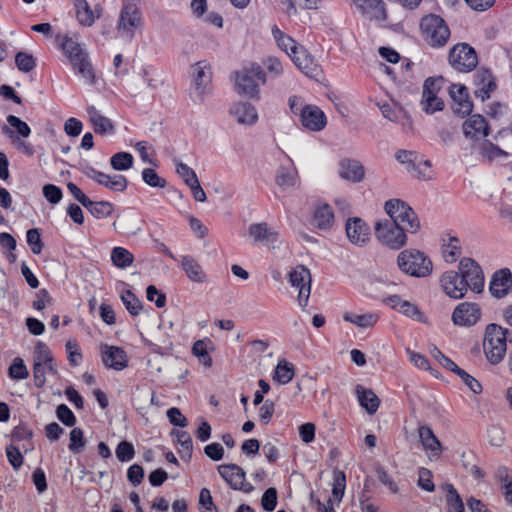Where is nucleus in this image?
Listing matches in <instances>:
<instances>
[{
  "instance_id": "f257e3e1",
  "label": "nucleus",
  "mask_w": 512,
  "mask_h": 512,
  "mask_svg": "<svg viewBox=\"0 0 512 512\" xmlns=\"http://www.w3.org/2000/svg\"><path fill=\"white\" fill-rule=\"evenodd\" d=\"M56 44L66 58L64 63L70 65L75 75L83 79L85 84L94 85L95 71L85 46L69 34L56 36Z\"/></svg>"
},
{
  "instance_id": "f03ea898",
  "label": "nucleus",
  "mask_w": 512,
  "mask_h": 512,
  "mask_svg": "<svg viewBox=\"0 0 512 512\" xmlns=\"http://www.w3.org/2000/svg\"><path fill=\"white\" fill-rule=\"evenodd\" d=\"M291 112L299 116V121L304 129L319 132L327 125L325 113L316 105L305 104L299 96H291L288 100Z\"/></svg>"
},
{
  "instance_id": "7ed1b4c3",
  "label": "nucleus",
  "mask_w": 512,
  "mask_h": 512,
  "mask_svg": "<svg viewBox=\"0 0 512 512\" xmlns=\"http://www.w3.org/2000/svg\"><path fill=\"white\" fill-rule=\"evenodd\" d=\"M399 269L412 277H427L432 273L433 265L424 252L416 249H406L397 257Z\"/></svg>"
},
{
  "instance_id": "20e7f679",
  "label": "nucleus",
  "mask_w": 512,
  "mask_h": 512,
  "mask_svg": "<svg viewBox=\"0 0 512 512\" xmlns=\"http://www.w3.org/2000/svg\"><path fill=\"white\" fill-rule=\"evenodd\" d=\"M212 91L211 65L202 60L191 67L190 97L196 104H202Z\"/></svg>"
},
{
  "instance_id": "39448f33",
  "label": "nucleus",
  "mask_w": 512,
  "mask_h": 512,
  "mask_svg": "<svg viewBox=\"0 0 512 512\" xmlns=\"http://www.w3.org/2000/svg\"><path fill=\"white\" fill-rule=\"evenodd\" d=\"M385 212L394 222L406 229L407 232L416 233L420 228V222L413 209L400 199H390L384 205Z\"/></svg>"
},
{
  "instance_id": "423d86ee",
  "label": "nucleus",
  "mask_w": 512,
  "mask_h": 512,
  "mask_svg": "<svg viewBox=\"0 0 512 512\" xmlns=\"http://www.w3.org/2000/svg\"><path fill=\"white\" fill-rule=\"evenodd\" d=\"M420 28L425 41L432 47L444 46L450 37L448 26L438 15L430 14L423 17Z\"/></svg>"
},
{
  "instance_id": "0eeeda50",
  "label": "nucleus",
  "mask_w": 512,
  "mask_h": 512,
  "mask_svg": "<svg viewBox=\"0 0 512 512\" xmlns=\"http://www.w3.org/2000/svg\"><path fill=\"white\" fill-rule=\"evenodd\" d=\"M265 82L266 73L264 69L260 65L253 64L236 75L235 85L239 93L249 98H257L259 84Z\"/></svg>"
},
{
  "instance_id": "6e6552de",
  "label": "nucleus",
  "mask_w": 512,
  "mask_h": 512,
  "mask_svg": "<svg viewBox=\"0 0 512 512\" xmlns=\"http://www.w3.org/2000/svg\"><path fill=\"white\" fill-rule=\"evenodd\" d=\"M406 232L404 227L387 219L375 224V236L378 241L392 249H400L406 244Z\"/></svg>"
},
{
  "instance_id": "1a4fd4ad",
  "label": "nucleus",
  "mask_w": 512,
  "mask_h": 512,
  "mask_svg": "<svg viewBox=\"0 0 512 512\" xmlns=\"http://www.w3.org/2000/svg\"><path fill=\"white\" fill-rule=\"evenodd\" d=\"M459 272L466 286L474 293H481L484 289L485 280L482 268L472 258H463L459 263Z\"/></svg>"
},
{
  "instance_id": "9d476101",
  "label": "nucleus",
  "mask_w": 512,
  "mask_h": 512,
  "mask_svg": "<svg viewBox=\"0 0 512 512\" xmlns=\"http://www.w3.org/2000/svg\"><path fill=\"white\" fill-rule=\"evenodd\" d=\"M288 281L298 291L297 302L299 306L305 308L311 294L312 278L310 270L303 265H298L289 273Z\"/></svg>"
},
{
  "instance_id": "9b49d317",
  "label": "nucleus",
  "mask_w": 512,
  "mask_h": 512,
  "mask_svg": "<svg viewBox=\"0 0 512 512\" xmlns=\"http://www.w3.org/2000/svg\"><path fill=\"white\" fill-rule=\"evenodd\" d=\"M449 64L458 72H470L478 64L477 54L468 44L459 43L450 50Z\"/></svg>"
},
{
  "instance_id": "f8f14e48",
  "label": "nucleus",
  "mask_w": 512,
  "mask_h": 512,
  "mask_svg": "<svg viewBox=\"0 0 512 512\" xmlns=\"http://www.w3.org/2000/svg\"><path fill=\"white\" fill-rule=\"evenodd\" d=\"M217 473L231 490L241 491L245 494L253 491V485L245 479V472L239 465L220 464L217 466Z\"/></svg>"
},
{
  "instance_id": "ddd939ff",
  "label": "nucleus",
  "mask_w": 512,
  "mask_h": 512,
  "mask_svg": "<svg viewBox=\"0 0 512 512\" xmlns=\"http://www.w3.org/2000/svg\"><path fill=\"white\" fill-rule=\"evenodd\" d=\"M142 24L141 13L135 3H127L123 6L119 20L117 23V30L121 37L131 40L134 37L135 31Z\"/></svg>"
},
{
  "instance_id": "4468645a",
  "label": "nucleus",
  "mask_w": 512,
  "mask_h": 512,
  "mask_svg": "<svg viewBox=\"0 0 512 512\" xmlns=\"http://www.w3.org/2000/svg\"><path fill=\"white\" fill-rule=\"evenodd\" d=\"M440 79L427 78L423 84L422 98L420 105L427 114H434L444 108L443 100L438 96L440 91Z\"/></svg>"
},
{
  "instance_id": "2eb2a0df",
  "label": "nucleus",
  "mask_w": 512,
  "mask_h": 512,
  "mask_svg": "<svg viewBox=\"0 0 512 512\" xmlns=\"http://www.w3.org/2000/svg\"><path fill=\"white\" fill-rule=\"evenodd\" d=\"M83 173L87 178L114 192H123L128 186L127 178L120 174H106L91 166L85 167Z\"/></svg>"
},
{
  "instance_id": "dca6fc26",
  "label": "nucleus",
  "mask_w": 512,
  "mask_h": 512,
  "mask_svg": "<svg viewBox=\"0 0 512 512\" xmlns=\"http://www.w3.org/2000/svg\"><path fill=\"white\" fill-rule=\"evenodd\" d=\"M508 329L491 323L485 328L483 346L485 352H506Z\"/></svg>"
},
{
  "instance_id": "f3484780",
  "label": "nucleus",
  "mask_w": 512,
  "mask_h": 512,
  "mask_svg": "<svg viewBox=\"0 0 512 512\" xmlns=\"http://www.w3.org/2000/svg\"><path fill=\"white\" fill-rule=\"evenodd\" d=\"M248 234L255 244H262L269 249H274L279 243L278 231L266 222L251 224Z\"/></svg>"
},
{
  "instance_id": "a211bd4d",
  "label": "nucleus",
  "mask_w": 512,
  "mask_h": 512,
  "mask_svg": "<svg viewBox=\"0 0 512 512\" xmlns=\"http://www.w3.org/2000/svg\"><path fill=\"white\" fill-rule=\"evenodd\" d=\"M442 291L451 299H462L467 293L460 272L453 270L444 272L439 279Z\"/></svg>"
},
{
  "instance_id": "6ab92c4d",
  "label": "nucleus",
  "mask_w": 512,
  "mask_h": 512,
  "mask_svg": "<svg viewBox=\"0 0 512 512\" xmlns=\"http://www.w3.org/2000/svg\"><path fill=\"white\" fill-rule=\"evenodd\" d=\"M481 317V309L476 303L462 302L452 313V321L458 326H472Z\"/></svg>"
},
{
  "instance_id": "aec40b11",
  "label": "nucleus",
  "mask_w": 512,
  "mask_h": 512,
  "mask_svg": "<svg viewBox=\"0 0 512 512\" xmlns=\"http://www.w3.org/2000/svg\"><path fill=\"white\" fill-rule=\"evenodd\" d=\"M474 95L482 102L489 99L496 90L497 84L494 76L489 70L481 69L474 74Z\"/></svg>"
},
{
  "instance_id": "412c9836",
  "label": "nucleus",
  "mask_w": 512,
  "mask_h": 512,
  "mask_svg": "<svg viewBox=\"0 0 512 512\" xmlns=\"http://www.w3.org/2000/svg\"><path fill=\"white\" fill-rule=\"evenodd\" d=\"M383 302L392 309L415 321H426L424 314L420 311L416 304L407 300H403L398 295L388 296L383 300Z\"/></svg>"
},
{
  "instance_id": "4be33fe9",
  "label": "nucleus",
  "mask_w": 512,
  "mask_h": 512,
  "mask_svg": "<svg viewBox=\"0 0 512 512\" xmlns=\"http://www.w3.org/2000/svg\"><path fill=\"white\" fill-rule=\"evenodd\" d=\"M419 439L422 443L423 450H425L426 456L431 461H436L440 458L443 448L441 447L440 441L435 436L431 427L428 425H420L419 427Z\"/></svg>"
},
{
  "instance_id": "5701e85b",
  "label": "nucleus",
  "mask_w": 512,
  "mask_h": 512,
  "mask_svg": "<svg viewBox=\"0 0 512 512\" xmlns=\"http://www.w3.org/2000/svg\"><path fill=\"white\" fill-rule=\"evenodd\" d=\"M449 93L453 100L452 108L456 114L465 116L472 112L473 104L469 100L468 90L464 85L452 84Z\"/></svg>"
},
{
  "instance_id": "b1692460",
  "label": "nucleus",
  "mask_w": 512,
  "mask_h": 512,
  "mask_svg": "<svg viewBox=\"0 0 512 512\" xmlns=\"http://www.w3.org/2000/svg\"><path fill=\"white\" fill-rule=\"evenodd\" d=\"M230 115L240 125L251 126L258 121V111L251 103L237 102L234 103L230 110Z\"/></svg>"
},
{
  "instance_id": "393cba45",
  "label": "nucleus",
  "mask_w": 512,
  "mask_h": 512,
  "mask_svg": "<svg viewBox=\"0 0 512 512\" xmlns=\"http://www.w3.org/2000/svg\"><path fill=\"white\" fill-rule=\"evenodd\" d=\"M296 67L310 78H317L321 69L315 59L301 46L291 57Z\"/></svg>"
},
{
  "instance_id": "a878e982",
  "label": "nucleus",
  "mask_w": 512,
  "mask_h": 512,
  "mask_svg": "<svg viewBox=\"0 0 512 512\" xmlns=\"http://www.w3.org/2000/svg\"><path fill=\"white\" fill-rule=\"evenodd\" d=\"M489 130L486 119L479 114L472 115L463 123L464 135L472 140L479 141L485 138Z\"/></svg>"
},
{
  "instance_id": "bb28decb",
  "label": "nucleus",
  "mask_w": 512,
  "mask_h": 512,
  "mask_svg": "<svg viewBox=\"0 0 512 512\" xmlns=\"http://www.w3.org/2000/svg\"><path fill=\"white\" fill-rule=\"evenodd\" d=\"M512 288V274L504 268L496 271L490 281L489 290L496 298L504 297Z\"/></svg>"
},
{
  "instance_id": "cd10ccee",
  "label": "nucleus",
  "mask_w": 512,
  "mask_h": 512,
  "mask_svg": "<svg viewBox=\"0 0 512 512\" xmlns=\"http://www.w3.org/2000/svg\"><path fill=\"white\" fill-rule=\"evenodd\" d=\"M348 239L355 245L362 246L369 240V227L360 218H351L346 223Z\"/></svg>"
},
{
  "instance_id": "c85d7f7f",
  "label": "nucleus",
  "mask_w": 512,
  "mask_h": 512,
  "mask_svg": "<svg viewBox=\"0 0 512 512\" xmlns=\"http://www.w3.org/2000/svg\"><path fill=\"white\" fill-rule=\"evenodd\" d=\"M10 439V444L22 447L24 454H27L34 449L33 430H31L26 424L21 423L14 426L10 433Z\"/></svg>"
},
{
  "instance_id": "c756f323",
  "label": "nucleus",
  "mask_w": 512,
  "mask_h": 512,
  "mask_svg": "<svg viewBox=\"0 0 512 512\" xmlns=\"http://www.w3.org/2000/svg\"><path fill=\"white\" fill-rule=\"evenodd\" d=\"M355 396L359 407L366 410L369 415L375 414L377 409H379V405H381V400H379L373 390L360 384L355 386Z\"/></svg>"
},
{
  "instance_id": "7c9ffc66",
  "label": "nucleus",
  "mask_w": 512,
  "mask_h": 512,
  "mask_svg": "<svg viewBox=\"0 0 512 512\" xmlns=\"http://www.w3.org/2000/svg\"><path fill=\"white\" fill-rule=\"evenodd\" d=\"M338 174L342 179L353 183H358L363 180L365 170L359 161L343 159L339 163Z\"/></svg>"
},
{
  "instance_id": "2f4dec72",
  "label": "nucleus",
  "mask_w": 512,
  "mask_h": 512,
  "mask_svg": "<svg viewBox=\"0 0 512 512\" xmlns=\"http://www.w3.org/2000/svg\"><path fill=\"white\" fill-rule=\"evenodd\" d=\"M170 437H172L174 445L178 446L177 452L183 462L190 461V458H192L193 446L189 432L186 430L174 429L170 432Z\"/></svg>"
},
{
  "instance_id": "473e14b6",
  "label": "nucleus",
  "mask_w": 512,
  "mask_h": 512,
  "mask_svg": "<svg viewBox=\"0 0 512 512\" xmlns=\"http://www.w3.org/2000/svg\"><path fill=\"white\" fill-rule=\"evenodd\" d=\"M180 266L192 282L204 283L206 281V273L194 257L190 255L182 256Z\"/></svg>"
},
{
  "instance_id": "72a5a7b5",
  "label": "nucleus",
  "mask_w": 512,
  "mask_h": 512,
  "mask_svg": "<svg viewBox=\"0 0 512 512\" xmlns=\"http://www.w3.org/2000/svg\"><path fill=\"white\" fill-rule=\"evenodd\" d=\"M287 165L282 164L278 170L276 182L281 187H292L298 181V172L292 159L286 155Z\"/></svg>"
},
{
  "instance_id": "f704fd0d",
  "label": "nucleus",
  "mask_w": 512,
  "mask_h": 512,
  "mask_svg": "<svg viewBox=\"0 0 512 512\" xmlns=\"http://www.w3.org/2000/svg\"><path fill=\"white\" fill-rule=\"evenodd\" d=\"M314 225L322 230H327L334 223V213L330 205L326 203L318 204L313 213Z\"/></svg>"
},
{
  "instance_id": "c9c22d12",
  "label": "nucleus",
  "mask_w": 512,
  "mask_h": 512,
  "mask_svg": "<svg viewBox=\"0 0 512 512\" xmlns=\"http://www.w3.org/2000/svg\"><path fill=\"white\" fill-rule=\"evenodd\" d=\"M462 254L461 241L452 235H448L447 239H443L442 256L445 262L455 263Z\"/></svg>"
},
{
  "instance_id": "e433bc0d",
  "label": "nucleus",
  "mask_w": 512,
  "mask_h": 512,
  "mask_svg": "<svg viewBox=\"0 0 512 512\" xmlns=\"http://www.w3.org/2000/svg\"><path fill=\"white\" fill-rule=\"evenodd\" d=\"M89 119L93 124L94 131L99 134H112L114 132V126L111 120L103 116L99 110L94 106H90L87 109Z\"/></svg>"
},
{
  "instance_id": "4c0bfd02",
  "label": "nucleus",
  "mask_w": 512,
  "mask_h": 512,
  "mask_svg": "<svg viewBox=\"0 0 512 512\" xmlns=\"http://www.w3.org/2000/svg\"><path fill=\"white\" fill-rule=\"evenodd\" d=\"M7 123L9 126L4 125L2 127V133L10 138L14 137L15 132L24 138H27L31 134V129L28 124L22 121L20 118L14 115L7 116Z\"/></svg>"
},
{
  "instance_id": "58836bf2",
  "label": "nucleus",
  "mask_w": 512,
  "mask_h": 512,
  "mask_svg": "<svg viewBox=\"0 0 512 512\" xmlns=\"http://www.w3.org/2000/svg\"><path fill=\"white\" fill-rule=\"evenodd\" d=\"M47 369L53 370L51 368V358L48 357V354H38L35 364H33V382H35L36 387L41 388L44 386Z\"/></svg>"
},
{
  "instance_id": "ea45409f",
  "label": "nucleus",
  "mask_w": 512,
  "mask_h": 512,
  "mask_svg": "<svg viewBox=\"0 0 512 512\" xmlns=\"http://www.w3.org/2000/svg\"><path fill=\"white\" fill-rule=\"evenodd\" d=\"M271 32L278 47L289 57L295 54V52L301 47L293 38L282 32L277 25L272 26Z\"/></svg>"
},
{
  "instance_id": "a19ab883",
  "label": "nucleus",
  "mask_w": 512,
  "mask_h": 512,
  "mask_svg": "<svg viewBox=\"0 0 512 512\" xmlns=\"http://www.w3.org/2000/svg\"><path fill=\"white\" fill-rule=\"evenodd\" d=\"M343 319L356 325L357 327L366 329L373 327L377 323L379 316L376 313L359 314L348 312L344 314Z\"/></svg>"
},
{
  "instance_id": "79ce46f5",
  "label": "nucleus",
  "mask_w": 512,
  "mask_h": 512,
  "mask_svg": "<svg viewBox=\"0 0 512 512\" xmlns=\"http://www.w3.org/2000/svg\"><path fill=\"white\" fill-rule=\"evenodd\" d=\"M76 18L78 23L84 27H90L95 22L96 16L86 0H76Z\"/></svg>"
},
{
  "instance_id": "37998d69",
  "label": "nucleus",
  "mask_w": 512,
  "mask_h": 512,
  "mask_svg": "<svg viewBox=\"0 0 512 512\" xmlns=\"http://www.w3.org/2000/svg\"><path fill=\"white\" fill-rule=\"evenodd\" d=\"M295 376V367L285 359H280L275 367L274 381L280 385H286Z\"/></svg>"
},
{
  "instance_id": "c03bdc74",
  "label": "nucleus",
  "mask_w": 512,
  "mask_h": 512,
  "mask_svg": "<svg viewBox=\"0 0 512 512\" xmlns=\"http://www.w3.org/2000/svg\"><path fill=\"white\" fill-rule=\"evenodd\" d=\"M478 153L489 161L506 159L508 153L490 141H484L477 146Z\"/></svg>"
},
{
  "instance_id": "a18cd8bd",
  "label": "nucleus",
  "mask_w": 512,
  "mask_h": 512,
  "mask_svg": "<svg viewBox=\"0 0 512 512\" xmlns=\"http://www.w3.org/2000/svg\"><path fill=\"white\" fill-rule=\"evenodd\" d=\"M110 258L113 265L120 269L131 266L134 261L133 254L124 247H114Z\"/></svg>"
},
{
  "instance_id": "49530a36",
  "label": "nucleus",
  "mask_w": 512,
  "mask_h": 512,
  "mask_svg": "<svg viewBox=\"0 0 512 512\" xmlns=\"http://www.w3.org/2000/svg\"><path fill=\"white\" fill-rule=\"evenodd\" d=\"M134 157L131 153L121 151L110 157V165L116 171H127L132 168Z\"/></svg>"
},
{
  "instance_id": "de8ad7c7",
  "label": "nucleus",
  "mask_w": 512,
  "mask_h": 512,
  "mask_svg": "<svg viewBox=\"0 0 512 512\" xmlns=\"http://www.w3.org/2000/svg\"><path fill=\"white\" fill-rule=\"evenodd\" d=\"M102 364L107 369L121 371L128 367V357L126 354H102Z\"/></svg>"
},
{
  "instance_id": "09e8293b",
  "label": "nucleus",
  "mask_w": 512,
  "mask_h": 512,
  "mask_svg": "<svg viewBox=\"0 0 512 512\" xmlns=\"http://www.w3.org/2000/svg\"><path fill=\"white\" fill-rule=\"evenodd\" d=\"M121 300L125 306V308L128 310V312L133 315L137 316L142 311V302L140 299H138L129 289H124L121 291Z\"/></svg>"
},
{
  "instance_id": "8fccbe9b",
  "label": "nucleus",
  "mask_w": 512,
  "mask_h": 512,
  "mask_svg": "<svg viewBox=\"0 0 512 512\" xmlns=\"http://www.w3.org/2000/svg\"><path fill=\"white\" fill-rule=\"evenodd\" d=\"M85 208L98 219L106 218L113 212V205L108 201L94 202L89 200Z\"/></svg>"
},
{
  "instance_id": "3c124183",
  "label": "nucleus",
  "mask_w": 512,
  "mask_h": 512,
  "mask_svg": "<svg viewBox=\"0 0 512 512\" xmlns=\"http://www.w3.org/2000/svg\"><path fill=\"white\" fill-rule=\"evenodd\" d=\"M22 446L8 444L5 446V455H7L8 464L13 467L14 471H18L23 465Z\"/></svg>"
},
{
  "instance_id": "603ef678",
  "label": "nucleus",
  "mask_w": 512,
  "mask_h": 512,
  "mask_svg": "<svg viewBox=\"0 0 512 512\" xmlns=\"http://www.w3.org/2000/svg\"><path fill=\"white\" fill-rule=\"evenodd\" d=\"M84 446H86V440L84 439L83 430L74 427V429L69 432V451L73 454H78L83 450Z\"/></svg>"
},
{
  "instance_id": "864d4df0",
  "label": "nucleus",
  "mask_w": 512,
  "mask_h": 512,
  "mask_svg": "<svg viewBox=\"0 0 512 512\" xmlns=\"http://www.w3.org/2000/svg\"><path fill=\"white\" fill-rule=\"evenodd\" d=\"M141 176L143 182L153 188H164L167 184L166 180L152 168H144Z\"/></svg>"
},
{
  "instance_id": "5fc2aeb1",
  "label": "nucleus",
  "mask_w": 512,
  "mask_h": 512,
  "mask_svg": "<svg viewBox=\"0 0 512 512\" xmlns=\"http://www.w3.org/2000/svg\"><path fill=\"white\" fill-rule=\"evenodd\" d=\"M447 512H463L462 499L452 484H447Z\"/></svg>"
},
{
  "instance_id": "6e6d98bb",
  "label": "nucleus",
  "mask_w": 512,
  "mask_h": 512,
  "mask_svg": "<svg viewBox=\"0 0 512 512\" xmlns=\"http://www.w3.org/2000/svg\"><path fill=\"white\" fill-rule=\"evenodd\" d=\"M346 477L345 473L340 470L333 472V493L334 500L341 501L343 494H345Z\"/></svg>"
},
{
  "instance_id": "4d7b16f0",
  "label": "nucleus",
  "mask_w": 512,
  "mask_h": 512,
  "mask_svg": "<svg viewBox=\"0 0 512 512\" xmlns=\"http://www.w3.org/2000/svg\"><path fill=\"white\" fill-rule=\"evenodd\" d=\"M376 478H378V481H380L381 485L385 486L386 489L391 492V494L397 495L399 493L398 484L395 482L392 475L384 470V468H376Z\"/></svg>"
},
{
  "instance_id": "13d9d810",
  "label": "nucleus",
  "mask_w": 512,
  "mask_h": 512,
  "mask_svg": "<svg viewBox=\"0 0 512 512\" xmlns=\"http://www.w3.org/2000/svg\"><path fill=\"white\" fill-rule=\"evenodd\" d=\"M409 362L424 371H430V374L433 375L434 378L440 377V373L431 366V363H429V360L424 354H409Z\"/></svg>"
},
{
  "instance_id": "bf43d9fd",
  "label": "nucleus",
  "mask_w": 512,
  "mask_h": 512,
  "mask_svg": "<svg viewBox=\"0 0 512 512\" xmlns=\"http://www.w3.org/2000/svg\"><path fill=\"white\" fill-rule=\"evenodd\" d=\"M410 172L416 173V175L423 180H429L433 175L431 162L423 159L419 155V158L416 161V166L412 167Z\"/></svg>"
},
{
  "instance_id": "052dcab7",
  "label": "nucleus",
  "mask_w": 512,
  "mask_h": 512,
  "mask_svg": "<svg viewBox=\"0 0 512 512\" xmlns=\"http://www.w3.org/2000/svg\"><path fill=\"white\" fill-rule=\"evenodd\" d=\"M15 62L17 68L25 73L32 71L36 66L34 57L26 52H18L15 56Z\"/></svg>"
},
{
  "instance_id": "680f3d73",
  "label": "nucleus",
  "mask_w": 512,
  "mask_h": 512,
  "mask_svg": "<svg viewBox=\"0 0 512 512\" xmlns=\"http://www.w3.org/2000/svg\"><path fill=\"white\" fill-rule=\"evenodd\" d=\"M278 503V492L275 488H267L261 496V507L266 512H273Z\"/></svg>"
},
{
  "instance_id": "e2e57ef3",
  "label": "nucleus",
  "mask_w": 512,
  "mask_h": 512,
  "mask_svg": "<svg viewBox=\"0 0 512 512\" xmlns=\"http://www.w3.org/2000/svg\"><path fill=\"white\" fill-rule=\"evenodd\" d=\"M116 458L119 462H129L134 458V446L129 441H121L116 446Z\"/></svg>"
},
{
  "instance_id": "0e129e2a",
  "label": "nucleus",
  "mask_w": 512,
  "mask_h": 512,
  "mask_svg": "<svg viewBox=\"0 0 512 512\" xmlns=\"http://www.w3.org/2000/svg\"><path fill=\"white\" fill-rule=\"evenodd\" d=\"M8 376L13 380H23L28 377V370L22 359L14 358L10 368H8Z\"/></svg>"
},
{
  "instance_id": "69168bd1",
  "label": "nucleus",
  "mask_w": 512,
  "mask_h": 512,
  "mask_svg": "<svg viewBox=\"0 0 512 512\" xmlns=\"http://www.w3.org/2000/svg\"><path fill=\"white\" fill-rule=\"evenodd\" d=\"M395 158L399 163L406 165L407 170L410 171L412 167L416 166L419 154L415 151L399 150L396 152Z\"/></svg>"
},
{
  "instance_id": "338daca9",
  "label": "nucleus",
  "mask_w": 512,
  "mask_h": 512,
  "mask_svg": "<svg viewBox=\"0 0 512 512\" xmlns=\"http://www.w3.org/2000/svg\"><path fill=\"white\" fill-rule=\"evenodd\" d=\"M26 241L33 254H40L43 249L41 235L38 229H29L26 233Z\"/></svg>"
},
{
  "instance_id": "774afa93",
  "label": "nucleus",
  "mask_w": 512,
  "mask_h": 512,
  "mask_svg": "<svg viewBox=\"0 0 512 512\" xmlns=\"http://www.w3.org/2000/svg\"><path fill=\"white\" fill-rule=\"evenodd\" d=\"M417 485L420 489L427 492H434V482L432 481V472L427 468H419V479Z\"/></svg>"
}]
</instances>
